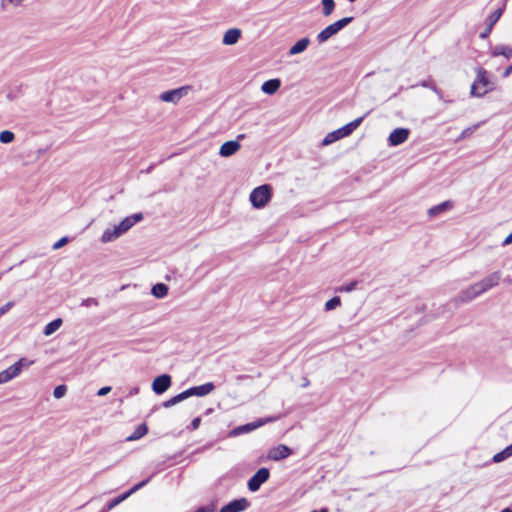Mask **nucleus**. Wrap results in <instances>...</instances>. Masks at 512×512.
<instances>
[{
  "label": "nucleus",
  "mask_w": 512,
  "mask_h": 512,
  "mask_svg": "<svg viewBox=\"0 0 512 512\" xmlns=\"http://www.w3.org/2000/svg\"><path fill=\"white\" fill-rule=\"evenodd\" d=\"M148 433V427L145 423L140 424L135 431L126 438V441H136Z\"/></svg>",
  "instance_id": "obj_22"
},
{
  "label": "nucleus",
  "mask_w": 512,
  "mask_h": 512,
  "mask_svg": "<svg viewBox=\"0 0 512 512\" xmlns=\"http://www.w3.org/2000/svg\"><path fill=\"white\" fill-rule=\"evenodd\" d=\"M410 131L407 128H396L394 129L389 137L388 142L390 146H398L404 143L409 137Z\"/></svg>",
  "instance_id": "obj_10"
},
{
  "label": "nucleus",
  "mask_w": 512,
  "mask_h": 512,
  "mask_svg": "<svg viewBox=\"0 0 512 512\" xmlns=\"http://www.w3.org/2000/svg\"><path fill=\"white\" fill-rule=\"evenodd\" d=\"M512 456V444L493 456V461L499 463Z\"/></svg>",
  "instance_id": "obj_29"
},
{
  "label": "nucleus",
  "mask_w": 512,
  "mask_h": 512,
  "mask_svg": "<svg viewBox=\"0 0 512 512\" xmlns=\"http://www.w3.org/2000/svg\"><path fill=\"white\" fill-rule=\"evenodd\" d=\"M151 293L156 298H163L168 293V286L164 283H157L152 287Z\"/></svg>",
  "instance_id": "obj_25"
},
{
  "label": "nucleus",
  "mask_w": 512,
  "mask_h": 512,
  "mask_svg": "<svg viewBox=\"0 0 512 512\" xmlns=\"http://www.w3.org/2000/svg\"><path fill=\"white\" fill-rule=\"evenodd\" d=\"M321 4L323 6V15L329 16L332 14L335 8V1L334 0H321Z\"/></svg>",
  "instance_id": "obj_31"
},
{
  "label": "nucleus",
  "mask_w": 512,
  "mask_h": 512,
  "mask_svg": "<svg viewBox=\"0 0 512 512\" xmlns=\"http://www.w3.org/2000/svg\"><path fill=\"white\" fill-rule=\"evenodd\" d=\"M512 73V64L506 68V70L503 73V77H508Z\"/></svg>",
  "instance_id": "obj_49"
},
{
  "label": "nucleus",
  "mask_w": 512,
  "mask_h": 512,
  "mask_svg": "<svg viewBox=\"0 0 512 512\" xmlns=\"http://www.w3.org/2000/svg\"><path fill=\"white\" fill-rule=\"evenodd\" d=\"M185 399H187V397H186V395H185V392L183 391V392H181V393L177 394L176 396H174V397H172V398H170V399H168V400L164 401V402L162 403V406H163L164 408H170V407H172V406H174V405H176V404H178V403L182 402V401H183V400H185Z\"/></svg>",
  "instance_id": "obj_26"
},
{
  "label": "nucleus",
  "mask_w": 512,
  "mask_h": 512,
  "mask_svg": "<svg viewBox=\"0 0 512 512\" xmlns=\"http://www.w3.org/2000/svg\"><path fill=\"white\" fill-rule=\"evenodd\" d=\"M510 244H512V232L505 238L502 243L503 246H508Z\"/></svg>",
  "instance_id": "obj_47"
},
{
  "label": "nucleus",
  "mask_w": 512,
  "mask_h": 512,
  "mask_svg": "<svg viewBox=\"0 0 512 512\" xmlns=\"http://www.w3.org/2000/svg\"><path fill=\"white\" fill-rule=\"evenodd\" d=\"M98 306L99 302L96 298H87L84 299L81 303V306L89 307V306Z\"/></svg>",
  "instance_id": "obj_40"
},
{
  "label": "nucleus",
  "mask_w": 512,
  "mask_h": 512,
  "mask_svg": "<svg viewBox=\"0 0 512 512\" xmlns=\"http://www.w3.org/2000/svg\"><path fill=\"white\" fill-rule=\"evenodd\" d=\"M505 9V3L502 7L495 10L492 14L489 15V17L486 20V25L489 26V28H493V26L498 22V20L501 18L503 12Z\"/></svg>",
  "instance_id": "obj_23"
},
{
  "label": "nucleus",
  "mask_w": 512,
  "mask_h": 512,
  "mask_svg": "<svg viewBox=\"0 0 512 512\" xmlns=\"http://www.w3.org/2000/svg\"><path fill=\"white\" fill-rule=\"evenodd\" d=\"M420 85L422 87H425V88H430L431 90H433L435 93H437L440 97L442 96V92L441 90H439L436 85L432 82V81H428V80H423Z\"/></svg>",
  "instance_id": "obj_38"
},
{
  "label": "nucleus",
  "mask_w": 512,
  "mask_h": 512,
  "mask_svg": "<svg viewBox=\"0 0 512 512\" xmlns=\"http://www.w3.org/2000/svg\"><path fill=\"white\" fill-rule=\"evenodd\" d=\"M353 20H354L353 17H344V18L334 22L333 24L335 25L337 30L340 31L343 28H345L347 25H349Z\"/></svg>",
  "instance_id": "obj_34"
},
{
  "label": "nucleus",
  "mask_w": 512,
  "mask_h": 512,
  "mask_svg": "<svg viewBox=\"0 0 512 512\" xmlns=\"http://www.w3.org/2000/svg\"><path fill=\"white\" fill-rule=\"evenodd\" d=\"M505 281L509 284L512 282L511 279H506Z\"/></svg>",
  "instance_id": "obj_53"
},
{
  "label": "nucleus",
  "mask_w": 512,
  "mask_h": 512,
  "mask_svg": "<svg viewBox=\"0 0 512 512\" xmlns=\"http://www.w3.org/2000/svg\"><path fill=\"white\" fill-rule=\"evenodd\" d=\"M249 504L246 498L235 499L224 505L220 512H242L249 507Z\"/></svg>",
  "instance_id": "obj_11"
},
{
  "label": "nucleus",
  "mask_w": 512,
  "mask_h": 512,
  "mask_svg": "<svg viewBox=\"0 0 512 512\" xmlns=\"http://www.w3.org/2000/svg\"><path fill=\"white\" fill-rule=\"evenodd\" d=\"M502 274L500 271H495L486 276L481 281L474 283L479 290L480 294H483L487 292L488 290L496 287L500 280H501Z\"/></svg>",
  "instance_id": "obj_6"
},
{
  "label": "nucleus",
  "mask_w": 512,
  "mask_h": 512,
  "mask_svg": "<svg viewBox=\"0 0 512 512\" xmlns=\"http://www.w3.org/2000/svg\"><path fill=\"white\" fill-rule=\"evenodd\" d=\"M451 207H452V203L450 201H444L436 206L431 207L428 210V215L430 217H435V216L441 214L442 212L450 209Z\"/></svg>",
  "instance_id": "obj_21"
},
{
  "label": "nucleus",
  "mask_w": 512,
  "mask_h": 512,
  "mask_svg": "<svg viewBox=\"0 0 512 512\" xmlns=\"http://www.w3.org/2000/svg\"><path fill=\"white\" fill-rule=\"evenodd\" d=\"M184 90H185V88L182 87V88H178V89L165 91L160 95V99L164 102L175 103L183 97Z\"/></svg>",
  "instance_id": "obj_14"
},
{
  "label": "nucleus",
  "mask_w": 512,
  "mask_h": 512,
  "mask_svg": "<svg viewBox=\"0 0 512 512\" xmlns=\"http://www.w3.org/2000/svg\"><path fill=\"white\" fill-rule=\"evenodd\" d=\"M493 56H505L506 58H510L512 56V48L505 45H498L492 51Z\"/></svg>",
  "instance_id": "obj_28"
},
{
  "label": "nucleus",
  "mask_w": 512,
  "mask_h": 512,
  "mask_svg": "<svg viewBox=\"0 0 512 512\" xmlns=\"http://www.w3.org/2000/svg\"><path fill=\"white\" fill-rule=\"evenodd\" d=\"M215 389V385L212 382H207L200 386L190 387L184 390L187 398L192 396L203 397L211 393Z\"/></svg>",
  "instance_id": "obj_9"
},
{
  "label": "nucleus",
  "mask_w": 512,
  "mask_h": 512,
  "mask_svg": "<svg viewBox=\"0 0 512 512\" xmlns=\"http://www.w3.org/2000/svg\"><path fill=\"white\" fill-rule=\"evenodd\" d=\"M14 138V133L9 130H4L0 132V142L3 144L11 143L14 140Z\"/></svg>",
  "instance_id": "obj_32"
},
{
  "label": "nucleus",
  "mask_w": 512,
  "mask_h": 512,
  "mask_svg": "<svg viewBox=\"0 0 512 512\" xmlns=\"http://www.w3.org/2000/svg\"><path fill=\"white\" fill-rule=\"evenodd\" d=\"M111 391V387L110 386H104L102 388H100L97 392V395L98 396H105L107 395L109 392Z\"/></svg>",
  "instance_id": "obj_44"
},
{
  "label": "nucleus",
  "mask_w": 512,
  "mask_h": 512,
  "mask_svg": "<svg viewBox=\"0 0 512 512\" xmlns=\"http://www.w3.org/2000/svg\"><path fill=\"white\" fill-rule=\"evenodd\" d=\"M216 509V506L214 503H211L207 506H201L195 510V512H214Z\"/></svg>",
  "instance_id": "obj_41"
},
{
  "label": "nucleus",
  "mask_w": 512,
  "mask_h": 512,
  "mask_svg": "<svg viewBox=\"0 0 512 512\" xmlns=\"http://www.w3.org/2000/svg\"><path fill=\"white\" fill-rule=\"evenodd\" d=\"M14 306L13 301L7 302L5 305L0 307V317L7 313Z\"/></svg>",
  "instance_id": "obj_42"
},
{
  "label": "nucleus",
  "mask_w": 512,
  "mask_h": 512,
  "mask_svg": "<svg viewBox=\"0 0 512 512\" xmlns=\"http://www.w3.org/2000/svg\"><path fill=\"white\" fill-rule=\"evenodd\" d=\"M241 34L242 32L240 29L231 28L225 32L222 42L225 45H234L239 41Z\"/></svg>",
  "instance_id": "obj_16"
},
{
  "label": "nucleus",
  "mask_w": 512,
  "mask_h": 512,
  "mask_svg": "<svg viewBox=\"0 0 512 512\" xmlns=\"http://www.w3.org/2000/svg\"><path fill=\"white\" fill-rule=\"evenodd\" d=\"M200 424H201V418H200V417H196V418H194V419L192 420V422H191V429H192V430H196V429H198V428H199V426H200Z\"/></svg>",
  "instance_id": "obj_45"
},
{
  "label": "nucleus",
  "mask_w": 512,
  "mask_h": 512,
  "mask_svg": "<svg viewBox=\"0 0 512 512\" xmlns=\"http://www.w3.org/2000/svg\"><path fill=\"white\" fill-rule=\"evenodd\" d=\"M149 481H150V478H147V479L139 482L138 484L134 485L131 489L126 491L125 494H128V497L131 496L133 493H135L136 491H138L139 489H141L142 487L147 485Z\"/></svg>",
  "instance_id": "obj_37"
},
{
  "label": "nucleus",
  "mask_w": 512,
  "mask_h": 512,
  "mask_svg": "<svg viewBox=\"0 0 512 512\" xmlns=\"http://www.w3.org/2000/svg\"><path fill=\"white\" fill-rule=\"evenodd\" d=\"M343 138L341 132L339 129L331 132V133H328L325 138L323 139L322 141V145L323 146H327V145H330L332 143H334L335 141L339 140Z\"/></svg>",
  "instance_id": "obj_27"
},
{
  "label": "nucleus",
  "mask_w": 512,
  "mask_h": 512,
  "mask_svg": "<svg viewBox=\"0 0 512 512\" xmlns=\"http://www.w3.org/2000/svg\"><path fill=\"white\" fill-rule=\"evenodd\" d=\"M62 325V319L61 318H57L51 322H49L44 330H43V333L45 336H50L52 335L54 332H56Z\"/></svg>",
  "instance_id": "obj_24"
},
{
  "label": "nucleus",
  "mask_w": 512,
  "mask_h": 512,
  "mask_svg": "<svg viewBox=\"0 0 512 512\" xmlns=\"http://www.w3.org/2000/svg\"><path fill=\"white\" fill-rule=\"evenodd\" d=\"M477 128V126H474V127H469L467 129H465L462 133L463 137L465 136H468L470 134H472L474 132V130Z\"/></svg>",
  "instance_id": "obj_46"
},
{
  "label": "nucleus",
  "mask_w": 512,
  "mask_h": 512,
  "mask_svg": "<svg viewBox=\"0 0 512 512\" xmlns=\"http://www.w3.org/2000/svg\"><path fill=\"white\" fill-rule=\"evenodd\" d=\"M494 89V82H492L488 73L484 68H477V77L471 86L470 94L476 97H482L489 91Z\"/></svg>",
  "instance_id": "obj_2"
},
{
  "label": "nucleus",
  "mask_w": 512,
  "mask_h": 512,
  "mask_svg": "<svg viewBox=\"0 0 512 512\" xmlns=\"http://www.w3.org/2000/svg\"><path fill=\"white\" fill-rule=\"evenodd\" d=\"M341 305V299L340 297L338 296H335L331 299H329L326 303H325V310L326 311H331L335 308H337L338 306Z\"/></svg>",
  "instance_id": "obj_33"
},
{
  "label": "nucleus",
  "mask_w": 512,
  "mask_h": 512,
  "mask_svg": "<svg viewBox=\"0 0 512 512\" xmlns=\"http://www.w3.org/2000/svg\"><path fill=\"white\" fill-rule=\"evenodd\" d=\"M270 477L269 469L262 467L248 480L247 486L251 492H256L262 484L268 481Z\"/></svg>",
  "instance_id": "obj_5"
},
{
  "label": "nucleus",
  "mask_w": 512,
  "mask_h": 512,
  "mask_svg": "<svg viewBox=\"0 0 512 512\" xmlns=\"http://www.w3.org/2000/svg\"><path fill=\"white\" fill-rule=\"evenodd\" d=\"M32 364V361H28L26 358H21L16 363L0 372V384L7 383L13 378L17 377L24 367H28Z\"/></svg>",
  "instance_id": "obj_4"
},
{
  "label": "nucleus",
  "mask_w": 512,
  "mask_h": 512,
  "mask_svg": "<svg viewBox=\"0 0 512 512\" xmlns=\"http://www.w3.org/2000/svg\"><path fill=\"white\" fill-rule=\"evenodd\" d=\"M67 392V387L66 385H58L54 388V391H53V396L56 398V399H60L62 397H64V395L66 394Z\"/></svg>",
  "instance_id": "obj_36"
},
{
  "label": "nucleus",
  "mask_w": 512,
  "mask_h": 512,
  "mask_svg": "<svg viewBox=\"0 0 512 512\" xmlns=\"http://www.w3.org/2000/svg\"><path fill=\"white\" fill-rule=\"evenodd\" d=\"M272 197V188L268 184L261 185L253 189L250 194V202L253 207L260 209L263 208Z\"/></svg>",
  "instance_id": "obj_3"
},
{
  "label": "nucleus",
  "mask_w": 512,
  "mask_h": 512,
  "mask_svg": "<svg viewBox=\"0 0 512 512\" xmlns=\"http://www.w3.org/2000/svg\"><path fill=\"white\" fill-rule=\"evenodd\" d=\"M241 145L238 141H227L223 143L219 149V154L222 157H230L239 151Z\"/></svg>",
  "instance_id": "obj_13"
},
{
  "label": "nucleus",
  "mask_w": 512,
  "mask_h": 512,
  "mask_svg": "<svg viewBox=\"0 0 512 512\" xmlns=\"http://www.w3.org/2000/svg\"><path fill=\"white\" fill-rule=\"evenodd\" d=\"M131 393H138V388H135Z\"/></svg>",
  "instance_id": "obj_52"
},
{
  "label": "nucleus",
  "mask_w": 512,
  "mask_h": 512,
  "mask_svg": "<svg viewBox=\"0 0 512 512\" xmlns=\"http://www.w3.org/2000/svg\"><path fill=\"white\" fill-rule=\"evenodd\" d=\"M357 285H358V281H352L348 284L338 287L337 291L338 292H352L353 290L356 289Z\"/></svg>",
  "instance_id": "obj_35"
},
{
  "label": "nucleus",
  "mask_w": 512,
  "mask_h": 512,
  "mask_svg": "<svg viewBox=\"0 0 512 512\" xmlns=\"http://www.w3.org/2000/svg\"><path fill=\"white\" fill-rule=\"evenodd\" d=\"M172 384L171 376L168 374H162L157 376L152 383V390L154 393L160 395L166 392Z\"/></svg>",
  "instance_id": "obj_8"
},
{
  "label": "nucleus",
  "mask_w": 512,
  "mask_h": 512,
  "mask_svg": "<svg viewBox=\"0 0 512 512\" xmlns=\"http://www.w3.org/2000/svg\"><path fill=\"white\" fill-rule=\"evenodd\" d=\"M22 1L23 0H2L1 6L3 9H5L7 2L13 4L14 6H19L22 3Z\"/></svg>",
  "instance_id": "obj_43"
},
{
  "label": "nucleus",
  "mask_w": 512,
  "mask_h": 512,
  "mask_svg": "<svg viewBox=\"0 0 512 512\" xmlns=\"http://www.w3.org/2000/svg\"><path fill=\"white\" fill-rule=\"evenodd\" d=\"M480 294L475 284H472L467 289L463 290L456 298V304H462L472 301L474 298L478 297Z\"/></svg>",
  "instance_id": "obj_12"
},
{
  "label": "nucleus",
  "mask_w": 512,
  "mask_h": 512,
  "mask_svg": "<svg viewBox=\"0 0 512 512\" xmlns=\"http://www.w3.org/2000/svg\"><path fill=\"white\" fill-rule=\"evenodd\" d=\"M501 512H512V509L507 507V508H504Z\"/></svg>",
  "instance_id": "obj_51"
},
{
  "label": "nucleus",
  "mask_w": 512,
  "mask_h": 512,
  "mask_svg": "<svg viewBox=\"0 0 512 512\" xmlns=\"http://www.w3.org/2000/svg\"><path fill=\"white\" fill-rule=\"evenodd\" d=\"M281 86V81L278 78L270 79L265 81L262 86L261 90L268 95H273L278 91V89Z\"/></svg>",
  "instance_id": "obj_18"
},
{
  "label": "nucleus",
  "mask_w": 512,
  "mask_h": 512,
  "mask_svg": "<svg viewBox=\"0 0 512 512\" xmlns=\"http://www.w3.org/2000/svg\"><path fill=\"white\" fill-rule=\"evenodd\" d=\"M270 421H272V418L259 419L256 422H251V423H247L245 425L239 426L236 429H234L233 432H234V434L248 433V432H251L254 429H256Z\"/></svg>",
  "instance_id": "obj_15"
},
{
  "label": "nucleus",
  "mask_w": 512,
  "mask_h": 512,
  "mask_svg": "<svg viewBox=\"0 0 512 512\" xmlns=\"http://www.w3.org/2000/svg\"><path fill=\"white\" fill-rule=\"evenodd\" d=\"M292 454L293 451L290 447L284 444H279L268 451L267 458L273 461H280L288 458Z\"/></svg>",
  "instance_id": "obj_7"
},
{
  "label": "nucleus",
  "mask_w": 512,
  "mask_h": 512,
  "mask_svg": "<svg viewBox=\"0 0 512 512\" xmlns=\"http://www.w3.org/2000/svg\"><path fill=\"white\" fill-rule=\"evenodd\" d=\"M244 138H245V134H239V135L237 136V139H236L235 141H238V142H239V140H242V139H244Z\"/></svg>",
  "instance_id": "obj_50"
},
{
  "label": "nucleus",
  "mask_w": 512,
  "mask_h": 512,
  "mask_svg": "<svg viewBox=\"0 0 512 512\" xmlns=\"http://www.w3.org/2000/svg\"><path fill=\"white\" fill-rule=\"evenodd\" d=\"M349 2H355L356 0H348Z\"/></svg>",
  "instance_id": "obj_54"
},
{
  "label": "nucleus",
  "mask_w": 512,
  "mask_h": 512,
  "mask_svg": "<svg viewBox=\"0 0 512 512\" xmlns=\"http://www.w3.org/2000/svg\"><path fill=\"white\" fill-rule=\"evenodd\" d=\"M339 31L335 27V25L332 23L328 25L325 29H323L321 32L318 33L316 39L318 43L322 44L326 41H328L332 36L336 35Z\"/></svg>",
  "instance_id": "obj_17"
},
{
  "label": "nucleus",
  "mask_w": 512,
  "mask_h": 512,
  "mask_svg": "<svg viewBox=\"0 0 512 512\" xmlns=\"http://www.w3.org/2000/svg\"><path fill=\"white\" fill-rule=\"evenodd\" d=\"M143 218L144 217L142 213H135L124 218L118 225L114 226L113 228H107L101 236V241L103 243H109L116 240L128 232L136 223L142 221Z\"/></svg>",
  "instance_id": "obj_1"
},
{
  "label": "nucleus",
  "mask_w": 512,
  "mask_h": 512,
  "mask_svg": "<svg viewBox=\"0 0 512 512\" xmlns=\"http://www.w3.org/2000/svg\"><path fill=\"white\" fill-rule=\"evenodd\" d=\"M310 44L308 37L301 38L298 40L289 50V55H296L304 52Z\"/></svg>",
  "instance_id": "obj_20"
},
{
  "label": "nucleus",
  "mask_w": 512,
  "mask_h": 512,
  "mask_svg": "<svg viewBox=\"0 0 512 512\" xmlns=\"http://www.w3.org/2000/svg\"><path fill=\"white\" fill-rule=\"evenodd\" d=\"M492 28H489V26L486 27L485 31L480 34V37L482 39L488 37V35L491 33Z\"/></svg>",
  "instance_id": "obj_48"
},
{
  "label": "nucleus",
  "mask_w": 512,
  "mask_h": 512,
  "mask_svg": "<svg viewBox=\"0 0 512 512\" xmlns=\"http://www.w3.org/2000/svg\"><path fill=\"white\" fill-rule=\"evenodd\" d=\"M69 242V238L64 236L60 238L57 242H55L52 246L53 250H58L65 246Z\"/></svg>",
  "instance_id": "obj_39"
},
{
  "label": "nucleus",
  "mask_w": 512,
  "mask_h": 512,
  "mask_svg": "<svg viewBox=\"0 0 512 512\" xmlns=\"http://www.w3.org/2000/svg\"><path fill=\"white\" fill-rule=\"evenodd\" d=\"M127 498H128V494L123 493V494H121L120 496H118V497H116V498L112 499L111 501H109V502L107 503L106 508H105L102 512H107V511H109V510L113 509L114 507H116L117 505H119L122 501H124V500H125V499H127Z\"/></svg>",
  "instance_id": "obj_30"
},
{
  "label": "nucleus",
  "mask_w": 512,
  "mask_h": 512,
  "mask_svg": "<svg viewBox=\"0 0 512 512\" xmlns=\"http://www.w3.org/2000/svg\"><path fill=\"white\" fill-rule=\"evenodd\" d=\"M364 117L365 116H361V117L353 120L352 122L344 125L343 127L339 128L343 138L352 134L360 126Z\"/></svg>",
  "instance_id": "obj_19"
}]
</instances>
